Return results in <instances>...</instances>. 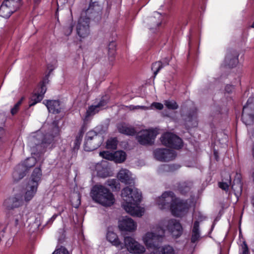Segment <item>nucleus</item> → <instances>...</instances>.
<instances>
[{"mask_svg":"<svg viewBox=\"0 0 254 254\" xmlns=\"http://www.w3.org/2000/svg\"><path fill=\"white\" fill-rule=\"evenodd\" d=\"M122 206L125 210L132 216L140 217L144 212L143 208L139 206L141 194L134 187H127L122 191Z\"/></svg>","mask_w":254,"mask_h":254,"instance_id":"nucleus-1","label":"nucleus"},{"mask_svg":"<svg viewBox=\"0 0 254 254\" xmlns=\"http://www.w3.org/2000/svg\"><path fill=\"white\" fill-rule=\"evenodd\" d=\"M157 205L161 209H169L173 215L181 217L188 211L189 206L186 202H183L175 197L172 192H165L156 200Z\"/></svg>","mask_w":254,"mask_h":254,"instance_id":"nucleus-2","label":"nucleus"},{"mask_svg":"<svg viewBox=\"0 0 254 254\" xmlns=\"http://www.w3.org/2000/svg\"><path fill=\"white\" fill-rule=\"evenodd\" d=\"M90 196L95 202L104 206H110L115 201L114 196L110 190L99 184L92 187Z\"/></svg>","mask_w":254,"mask_h":254,"instance_id":"nucleus-3","label":"nucleus"},{"mask_svg":"<svg viewBox=\"0 0 254 254\" xmlns=\"http://www.w3.org/2000/svg\"><path fill=\"white\" fill-rule=\"evenodd\" d=\"M42 177V171L40 167L36 168L27 184L24 190L20 189L23 192V199L24 202H29L35 195Z\"/></svg>","mask_w":254,"mask_h":254,"instance_id":"nucleus-4","label":"nucleus"},{"mask_svg":"<svg viewBox=\"0 0 254 254\" xmlns=\"http://www.w3.org/2000/svg\"><path fill=\"white\" fill-rule=\"evenodd\" d=\"M165 229L161 225L151 227L150 231L146 232L142 238V240L148 249L157 248V243L161 241L164 236Z\"/></svg>","mask_w":254,"mask_h":254,"instance_id":"nucleus-5","label":"nucleus"},{"mask_svg":"<svg viewBox=\"0 0 254 254\" xmlns=\"http://www.w3.org/2000/svg\"><path fill=\"white\" fill-rule=\"evenodd\" d=\"M23 196V192L19 189H14L13 194L4 201L3 205L5 209L11 211L22 206L24 202Z\"/></svg>","mask_w":254,"mask_h":254,"instance_id":"nucleus-6","label":"nucleus"},{"mask_svg":"<svg viewBox=\"0 0 254 254\" xmlns=\"http://www.w3.org/2000/svg\"><path fill=\"white\" fill-rule=\"evenodd\" d=\"M103 141L101 134L93 130L88 131L86 135L84 148L85 151H91L99 147Z\"/></svg>","mask_w":254,"mask_h":254,"instance_id":"nucleus-7","label":"nucleus"},{"mask_svg":"<svg viewBox=\"0 0 254 254\" xmlns=\"http://www.w3.org/2000/svg\"><path fill=\"white\" fill-rule=\"evenodd\" d=\"M242 120L246 125H252L254 122V97H250L243 107Z\"/></svg>","mask_w":254,"mask_h":254,"instance_id":"nucleus-8","label":"nucleus"},{"mask_svg":"<svg viewBox=\"0 0 254 254\" xmlns=\"http://www.w3.org/2000/svg\"><path fill=\"white\" fill-rule=\"evenodd\" d=\"M123 249L126 248L127 251L133 254H142L145 253V247L130 236L124 238Z\"/></svg>","mask_w":254,"mask_h":254,"instance_id":"nucleus-9","label":"nucleus"},{"mask_svg":"<svg viewBox=\"0 0 254 254\" xmlns=\"http://www.w3.org/2000/svg\"><path fill=\"white\" fill-rule=\"evenodd\" d=\"M21 0H5L0 7V16L8 18L20 5Z\"/></svg>","mask_w":254,"mask_h":254,"instance_id":"nucleus-10","label":"nucleus"},{"mask_svg":"<svg viewBox=\"0 0 254 254\" xmlns=\"http://www.w3.org/2000/svg\"><path fill=\"white\" fill-rule=\"evenodd\" d=\"M160 139L163 144L175 149H180L183 146L181 138L170 132L164 133L161 137Z\"/></svg>","mask_w":254,"mask_h":254,"instance_id":"nucleus-11","label":"nucleus"},{"mask_svg":"<svg viewBox=\"0 0 254 254\" xmlns=\"http://www.w3.org/2000/svg\"><path fill=\"white\" fill-rule=\"evenodd\" d=\"M157 135L156 130L153 129L141 130L137 135V140L142 145L150 144Z\"/></svg>","mask_w":254,"mask_h":254,"instance_id":"nucleus-12","label":"nucleus"},{"mask_svg":"<svg viewBox=\"0 0 254 254\" xmlns=\"http://www.w3.org/2000/svg\"><path fill=\"white\" fill-rule=\"evenodd\" d=\"M154 157L161 161H169L176 156L175 152L169 149H156L154 151Z\"/></svg>","mask_w":254,"mask_h":254,"instance_id":"nucleus-13","label":"nucleus"},{"mask_svg":"<svg viewBox=\"0 0 254 254\" xmlns=\"http://www.w3.org/2000/svg\"><path fill=\"white\" fill-rule=\"evenodd\" d=\"M89 19L83 18L81 16L78 21L76 26V32L79 37L81 38L87 37L89 33Z\"/></svg>","mask_w":254,"mask_h":254,"instance_id":"nucleus-14","label":"nucleus"},{"mask_svg":"<svg viewBox=\"0 0 254 254\" xmlns=\"http://www.w3.org/2000/svg\"><path fill=\"white\" fill-rule=\"evenodd\" d=\"M162 226H166L167 229L171 233L174 237H180L183 232V228L180 223L176 220H170L168 222H163L161 224ZM162 227V226H161Z\"/></svg>","mask_w":254,"mask_h":254,"instance_id":"nucleus-15","label":"nucleus"},{"mask_svg":"<svg viewBox=\"0 0 254 254\" xmlns=\"http://www.w3.org/2000/svg\"><path fill=\"white\" fill-rule=\"evenodd\" d=\"M118 227L121 231L131 232L136 230L137 223L128 217H124L119 221Z\"/></svg>","mask_w":254,"mask_h":254,"instance_id":"nucleus-16","label":"nucleus"},{"mask_svg":"<svg viewBox=\"0 0 254 254\" xmlns=\"http://www.w3.org/2000/svg\"><path fill=\"white\" fill-rule=\"evenodd\" d=\"M36 161V159L34 157H31L26 159L23 164L18 165L17 167L16 170L13 173V177L14 180H18L22 179L24 176L25 173H20L18 178L17 177L18 174L20 171L22 170L23 167L25 168V169H28L33 167L35 164Z\"/></svg>","mask_w":254,"mask_h":254,"instance_id":"nucleus-17","label":"nucleus"},{"mask_svg":"<svg viewBox=\"0 0 254 254\" xmlns=\"http://www.w3.org/2000/svg\"><path fill=\"white\" fill-rule=\"evenodd\" d=\"M30 138L31 141L34 142L38 146L40 141H41V145L45 147L47 144H50L52 142L54 136L49 134L44 135L41 131H38L34 133Z\"/></svg>","mask_w":254,"mask_h":254,"instance_id":"nucleus-18","label":"nucleus"},{"mask_svg":"<svg viewBox=\"0 0 254 254\" xmlns=\"http://www.w3.org/2000/svg\"><path fill=\"white\" fill-rule=\"evenodd\" d=\"M47 90V88L43 82L41 85V87L38 89V91L34 93L31 97L29 102V106L35 105L38 102H40L44 97V95Z\"/></svg>","mask_w":254,"mask_h":254,"instance_id":"nucleus-19","label":"nucleus"},{"mask_svg":"<svg viewBox=\"0 0 254 254\" xmlns=\"http://www.w3.org/2000/svg\"><path fill=\"white\" fill-rule=\"evenodd\" d=\"M117 178L125 184H131L133 182L131 172L127 169H121L117 174Z\"/></svg>","mask_w":254,"mask_h":254,"instance_id":"nucleus-20","label":"nucleus"},{"mask_svg":"<svg viewBox=\"0 0 254 254\" xmlns=\"http://www.w3.org/2000/svg\"><path fill=\"white\" fill-rule=\"evenodd\" d=\"M162 21V16L157 12H155L153 15L147 19V23L150 29H156L161 24Z\"/></svg>","mask_w":254,"mask_h":254,"instance_id":"nucleus-21","label":"nucleus"},{"mask_svg":"<svg viewBox=\"0 0 254 254\" xmlns=\"http://www.w3.org/2000/svg\"><path fill=\"white\" fill-rule=\"evenodd\" d=\"M174 248L170 245H164L154 248L150 251L149 254H175Z\"/></svg>","mask_w":254,"mask_h":254,"instance_id":"nucleus-22","label":"nucleus"},{"mask_svg":"<svg viewBox=\"0 0 254 254\" xmlns=\"http://www.w3.org/2000/svg\"><path fill=\"white\" fill-rule=\"evenodd\" d=\"M43 103L46 105L49 112L57 114L61 112L62 108L59 100H45Z\"/></svg>","mask_w":254,"mask_h":254,"instance_id":"nucleus-23","label":"nucleus"},{"mask_svg":"<svg viewBox=\"0 0 254 254\" xmlns=\"http://www.w3.org/2000/svg\"><path fill=\"white\" fill-rule=\"evenodd\" d=\"M106 104L104 101H101L97 105H92L87 110L84 120L88 121L89 118L98 113Z\"/></svg>","mask_w":254,"mask_h":254,"instance_id":"nucleus-24","label":"nucleus"},{"mask_svg":"<svg viewBox=\"0 0 254 254\" xmlns=\"http://www.w3.org/2000/svg\"><path fill=\"white\" fill-rule=\"evenodd\" d=\"M106 238L107 240L113 246L121 250L123 249V243L120 241L117 235L115 233L109 231L107 233Z\"/></svg>","mask_w":254,"mask_h":254,"instance_id":"nucleus-25","label":"nucleus"},{"mask_svg":"<svg viewBox=\"0 0 254 254\" xmlns=\"http://www.w3.org/2000/svg\"><path fill=\"white\" fill-rule=\"evenodd\" d=\"M118 128L120 132L127 135H133L136 133L134 128L127 125H119Z\"/></svg>","mask_w":254,"mask_h":254,"instance_id":"nucleus-26","label":"nucleus"},{"mask_svg":"<svg viewBox=\"0 0 254 254\" xmlns=\"http://www.w3.org/2000/svg\"><path fill=\"white\" fill-rule=\"evenodd\" d=\"M11 220L14 221L16 225L22 224L24 221V216L20 211H11Z\"/></svg>","mask_w":254,"mask_h":254,"instance_id":"nucleus-27","label":"nucleus"},{"mask_svg":"<svg viewBox=\"0 0 254 254\" xmlns=\"http://www.w3.org/2000/svg\"><path fill=\"white\" fill-rule=\"evenodd\" d=\"M200 237V234L198 227V222L195 221L193 224V226L192 230V236L191 238V241L192 243H195L199 240Z\"/></svg>","mask_w":254,"mask_h":254,"instance_id":"nucleus-28","label":"nucleus"},{"mask_svg":"<svg viewBox=\"0 0 254 254\" xmlns=\"http://www.w3.org/2000/svg\"><path fill=\"white\" fill-rule=\"evenodd\" d=\"M126 154L123 151H117L113 153V161L116 163H121L126 159Z\"/></svg>","mask_w":254,"mask_h":254,"instance_id":"nucleus-29","label":"nucleus"},{"mask_svg":"<svg viewBox=\"0 0 254 254\" xmlns=\"http://www.w3.org/2000/svg\"><path fill=\"white\" fill-rule=\"evenodd\" d=\"M225 62L230 67H233L238 63V56H233L231 54H227Z\"/></svg>","mask_w":254,"mask_h":254,"instance_id":"nucleus-30","label":"nucleus"},{"mask_svg":"<svg viewBox=\"0 0 254 254\" xmlns=\"http://www.w3.org/2000/svg\"><path fill=\"white\" fill-rule=\"evenodd\" d=\"M231 184V178L229 174L227 175V179L225 181L223 180L219 183V187L222 190L227 191L229 190V186Z\"/></svg>","mask_w":254,"mask_h":254,"instance_id":"nucleus-31","label":"nucleus"},{"mask_svg":"<svg viewBox=\"0 0 254 254\" xmlns=\"http://www.w3.org/2000/svg\"><path fill=\"white\" fill-rule=\"evenodd\" d=\"M118 140L116 138H112L107 141L106 147L108 149H115L117 148Z\"/></svg>","mask_w":254,"mask_h":254,"instance_id":"nucleus-32","label":"nucleus"},{"mask_svg":"<svg viewBox=\"0 0 254 254\" xmlns=\"http://www.w3.org/2000/svg\"><path fill=\"white\" fill-rule=\"evenodd\" d=\"M106 184L113 190H119L120 189V184L115 179L108 180Z\"/></svg>","mask_w":254,"mask_h":254,"instance_id":"nucleus-33","label":"nucleus"},{"mask_svg":"<svg viewBox=\"0 0 254 254\" xmlns=\"http://www.w3.org/2000/svg\"><path fill=\"white\" fill-rule=\"evenodd\" d=\"M163 67V64L161 62H156L152 64V70L156 76L159 71Z\"/></svg>","mask_w":254,"mask_h":254,"instance_id":"nucleus-34","label":"nucleus"},{"mask_svg":"<svg viewBox=\"0 0 254 254\" xmlns=\"http://www.w3.org/2000/svg\"><path fill=\"white\" fill-rule=\"evenodd\" d=\"M164 104L168 109L171 110H175L178 107L177 103L173 100H166L164 101Z\"/></svg>","mask_w":254,"mask_h":254,"instance_id":"nucleus-35","label":"nucleus"},{"mask_svg":"<svg viewBox=\"0 0 254 254\" xmlns=\"http://www.w3.org/2000/svg\"><path fill=\"white\" fill-rule=\"evenodd\" d=\"M100 155L105 159L113 161V153L107 151H102L100 152Z\"/></svg>","mask_w":254,"mask_h":254,"instance_id":"nucleus-36","label":"nucleus"},{"mask_svg":"<svg viewBox=\"0 0 254 254\" xmlns=\"http://www.w3.org/2000/svg\"><path fill=\"white\" fill-rule=\"evenodd\" d=\"M232 188L235 192L236 195L240 194L242 190V187L241 183H239L237 184H234L232 186Z\"/></svg>","mask_w":254,"mask_h":254,"instance_id":"nucleus-37","label":"nucleus"},{"mask_svg":"<svg viewBox=\"0 0 254 254\" xmlns=\"http://www.w3.org/2000/svg\"><path fill=\"white\" fill-rule=\"evenodd\" d=\"M128 108L130 110H138V109H141L143 110H150L151 108H149L147 106H133V105H130L128 107Z\"/></svg>","mask_w":254,"mask_h":254,"instance_id":"nucleus-38","label":"nucleus"},{"mask_svg":"<svg viewBox=\"0 0 254 254\" xmlns=\"http://www.w3.org/2000/svg\"><path fill=\"white\" fill-rule=\"evenodd\" d=\"M53 254H69V253L65 248L61 246L56 249Z\"/></svg>","mask_w":254,"mask_h":254,"instance_id":"nucleus-39","label":"nucleus"},{"mask_svg":"<svg viewBox=\"0 0 254 254\" xmlns=\"http://www.w3.org/2000/svg\"><path fill=\"white\" fill-rule=\"evenodd\" d=\"M23 98L19 101L11 109V113L12 115H15L18 111L19 106L21 104Z\"/></svg>","mask_w":254,"mask_h":254,"instance_id":"nucleus-40","label":"nucleus"},{"mask_svg":"<svg viewBox=\"0 0 254 254\" xmlns=\"http://www.w3.org/2000/svg\"><path fill=\"white\" fill-rule=\"evenodd\" d=\"M151 108L150 109H152L153 108H154L157 110H161L163 109L164 106L162 104L158 102H153L151 104V106L149 107Z\"/></svg>","mask_w":254,"mask_h":254,"instance_id":"nucleus-41","label":"nucleus"},{"mask_svg":"<svg viewBox=\"0 0 254 254\" xmlns=\"http://www.w3.org/2000/svg\"><path fill=\"white\" fill-rule=\"evenodd\" d=\"M84 131L83 129H81L78 133L77 135L76 136V144H79L82 140L83 135Z\"/></svg>","mask_w":254,"mask_h":254,"instance_id":"nucleus-42","label":"nucleus"},{"mask_svg":"<svg viewBox=\"0 0 254 254\" xmlns=\"http://www.w3.org/2000/svg\"><path fill=\"white\" fill-rule=\"evenodd\" d=\"M190 190V188L183 184L179 187V190L182 193H186L189 192Z\"/></svg>","mask_w":254,"mask_h":254,"instance_id":"nucleus-43","label":"nucleus"},{"mask_svg":"<svg viewBox=\"0 0 254 254\" xmlns=\"http://www.w3.org/2000/svg\"><path fill=\"white\" fill-rule=\"evenodd\" d=\"M193 217L195 219H196V221L198 222V224L199 222L203 221L205 219V217L203 216L200 212H195L194 214Z\"/></svg>","mask_w":254,"mask_h":254,"instance_id":"nucleus-44","label":"nucleus"},{"mask_svg":"<svg viewBox=\"0 0 254 254\" xmlns=\"http://www.w3.org/2000/svg\"><path fill=\"white\" fill-rule=\"evenodd\" d=\"M43 219V217L41 215H38L35 218V223L37 227H39L42 224Z\"/></svg>","mask_w":254,"mask_h":254,"instance_id":"nucleus-45","label":"nucleus"},{"mask_svg":"<svg viewBox=\"0 0 254 254\" xmlns=\"http://www.w3.org/2000/svg\"><path fill=\"white\" fill-rule=\"evenodd\" d=\"M242 253L240 254H249L248 248L245 242H244L242 245Z\"/></svg>","mask_w":254,"mask_h":254,"instance_id":"nucleus-46","label":"nucleus"},{"mask_svg":"<svg viewBox=\"0 0 254 254\" xmlns=\"http://www.w3.org/2000/svg\"><path fill=\"white\" fill-rule=\"evenodd\" d=\"M57 217V214H54L49 220V221L47 222V224H51L53 221L56 218V217Z\"/></svg>","mask_w":254,"mask_h":254,"instance_id":"nucleus-47","label":"nucleus"},{"mask_svg":"<svg viewBox=\"0 0 254 254\" xmlns=\"http://www.w3.org/2000/svg\"><path fill=\"white\" fill-rule=\"evenodd\" d=\"M234 89V87L231 85H227L226 86L225 88V90L227 92H230L232 91V90Z\"/></svg>","mask_w":254,"mask_h":254,"instance_id":"nucleus-48","label":"nucleus"},{"mask_svg":"<svg viewBox=\"0 0 254 254\" xmlns=\"http://www.w3.org/2000/svg\"><path fill=\"white\" fill-rule=\"evenodd\" d=\"M109 49H112L113 51L115 49V44L114 42H111L109 45Z\"/></svg>","mask_w":254,"mask_h":254,"instance_id":"nucleus-49","label":"nucleus"},{"mask_svg":"<svg viewBox=\"0 0 254 254\" xmlns=\"http://www.w3.org/2000/svg\"><path fill=\"white\" fill-rule=\"evenodd\" d=\"M4 132V130L2 128L0 127V136L2 135Z\"/></svg>","mask_w":254,"mask_h":254,"instance_id":"nucleus-50","label":"nucleus"},{"mask_svg":"<svg viewBox=\"0 0 254 254\" xmlns=\"http://www.w3.org/2000/svg\"><path fill=\"white\" fill-rule=\"evenodd\" d=\"M72 26H70L69 28V29H68V33L70 34L71 32H72Z\"/></svg>","mask_w":254,"mask_h":254,"instance_id":"nucleus-51","label":"nucleus"},{"mask_svg":"<svg viewBox=\"0 0 254 254\" xmlns=\"http://www.w3.org/2000/svg\"><path fill=\"white\" fill-rule=\"evenodd\" d=\"M91 8V6L90 5L89 8L87 10V12H88V11H89Z\"/></svg>","mask_w":254,"mask_h":254,"instance_id":"nucleus-52","label":"nucleus"},{"mask_svg":"<svg viewBox=\"0 0 254 254\" xmlns=\"http://www.w3.org/2000/svg\"><path fill=\"white\" fill-rule=\"evenodd\" d=\"M169 64V61H167L166 63H165V64L167 65V64Z\"/></svg>","mask_w":254,"mask_h":254,"instance_id":"nucleus-53","label":"nucleus"},{"mask_svg":"<svg viewBox=\"0 0 254 254\" xmlns=\"http://www.w3.org/2000/svg\"><path fill=\"white\" fill-rule=\"evenodd\" d=\"M55 129H56L57 132H58V131H59L58 128L57 127V128H55Z\"/></svg>","mask_w":254,"mask_h":254,"instance_id":"nucleus-54","label":"nucleus"},{"mask_svg":"<svg viewBox=\"0 0 254 254\" xmlns=\"http://www.w3.org/2000/svg\"><path fill=\"white\" fill-rule=\"evenodd\" d=\"M252 27L254 28V22H253V23L252 25Z\"/></svg>","mask_w":254,"mask_h":254,"instance_id":"nucleus-55","label":"nucleus"},{"mask_svg":"<svg viewBox=\"0 0 254 254\" xmlns=\"http://www.w3.org/2000/svg\"><path fill=\"white\" fill-rule=\"evenodd\" d=\"M37 0V1H38L39 0Z\"/></svg>","mask_w":254,"mask_h":254,"instance_id":"nucleus-56","label":"nucleus"}]
</instances>
